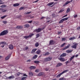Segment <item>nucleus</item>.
Listing matches in <instances>:
<instances>
[{
	"label": "nucleus",
	"instance_id": "obj_1",
	"mask_svg": "<svg viewBox=\"0 0 80 80\" xmlns=\"http://www.w3.org/2000/svg\"><path fill=\"white\" fill-rule=\"evenodd\" d=\"M8 30H4L0 33V36L5 35L8 34Z\"/></svg>",
	"mask_w": 80,
	"mask_h": 80
},
{
	"label": "nucleus",
	"instance_id": "obj_2",
	"mask_svg": "<svg viewBox=\"0 0 80 80\" xmlns=\"http://www.w3.org/2000/svg\"><path fill=\"white\" fill-rule=\"evenodd\" d=\"M69 71L68 69H67V70H65L63 71L62 72L59 73V74H58L57 76V78H58L61 76V75H62V74H63V73H66V72H68Z\"/></svg>",
	"mask_w": 80,
	"mask_h": 80
},
{
	"label": "nucleus",
	"instance_id": "obj_3",
	"mask_svg": "<svg viewBox=\"0 0 80 80\" xmlns=\"http://www.w3.org/2000/svg\"><path fill=\"white\" fill-rule=\"evenodd\" d=\"M34 35V33H32L31 34H30L29 36H26L23 37V38H25V39H27L28 38H32V36H33Z\"/></svg>",
	"mask_w": 80,
	"mask_h": 80
},
{
	"label": "nucleus",
	"instance_id": "obj_4",
	"mask_svg": "<svg viewBox=\"0 0 80 80\" xmlns=\"http://www.w3.org/2000/svg\"><path fill=\"white\" fill-rule=\"evenodd\" d=\"M44 29V28H38V29H35L34 30V32H37V33H39V32H40L42 30H43Z\"/></svg>",
	"mask_w": 80,
	"mask_h": 80
},
{
	"label": "nucleus",
	"instance_id": "obj_5",
	"mask_svg": "<svg viewBox=\"0 0 80 80\" xmlns=\"http://www.w3.org/2000/svg\"><path fill=\"white\" fill-rule=\"evenodd\" d=\"M52 59V58H47L44 59L45 62H48V61H50Z\"/></svg>",
	"mask_w": 80,
	"mask_h": 80
},
{
	"label": "nucleus",
	"instance_id": "obj_6",
	"mask_svg": "<svg viewBox=\"0 0 80 80\" xmlns=\"http://www.w3.org/2000/svg\"><path fill=\"white\" fill-rule=\"evenodd\" d=\"M77 45H78V43H76L74 45L71 46V47L72 48H75V49H76V48H77Z\"/></svg>",
	"mask_w": 80,
	"mask_h": 80
},
{
	"label": "nucleus",
	"instance_id": "obj_7",
	"mask_svg": "<svg viewBox=\"0 0 80 80\" xmlns=\"http://www.w3.org/2000/svg\"><path fill=\"white\" fill-rule=\"evenodd\" d=\"M58 59L61 62H65V61H66L67 60H65V58H64L62 57L58 58Z\"/></svg>",
	"mask_w": 80,
	"mask_h": 80
},
{
	"label": "nucleus",
	"instance_id": "obj_8",
	"mask_svg": "<svg viewBox=\"0 0 80 80\" xmlns=\"http://www.w3.org/2000/svg\"><path fill=\"white\" fill-rule=\"evenodd\" d=\"M0 44H2V45H3L1 46V47L2 48H3V47H4V46H5V44H6V42H0Z\"/></svg>",
	"mask_w": 80,
	"mask_h": 80
},
{
	"label": "nucleus",
	"instance_id": "obj_9",
	"mask_svg": "<svg viewBox=\"0 0 80 80\" xmlns=\"http://www.w3.org/2000/svg\"><path fill=\"white\" fill-rule=\"evenodd\" d=\"M53 40H51L49 42L50 45H54V42H53Z\"/></svg>",
	"mask_w": 80,
	"mask_h": 80
},
{
	"label": "nucleus",
	"instance_id": "obj_10",
	"mask_svg": "<svg viewBox=\"0 0 80 80\" xmlns=\"http://www.w3.org/2000/svg\"><path fill=\"white\" fill-rule=\"evenodd\" d=\"M9 48L10 49H11V50H12L13 48V46L12 45V44H10L9 46Z\"/></svg>",
	"mask_w": 80,
	"mask_h": 80
},
{
	"label": "nucleus",
	"instance_id": "obj_11",
	"mask_svg": "<svg viewBox=\"0 0 80 80\" xmlns=\"http://www.w3.org/2000/svg\"><path fill=\"white\" fill-rule=\"evenodd\" d=\"M53 3H54V2H49L48 4L47 5V6H48L49 7H50V6H51V5H52L53 4Z\"/></svg>",
	"mask_w": 80,
	"mask_h": 80
},
{
	"label": "nucleus",
	"instance_id": "obj_12",
	"mask_svg": "<svg viewBox=\"0 0 80 80\" xmlns=\"http://www.w3.org/2000/svg\"><path fill=\"white\" fill-rule=\"evenodd\" d=\"M36 53L37 54H38V55L41 54V50H40V49H38L37 50V51H36Z\"/></svg>",
	"mask_w": 80,
	"mask_h": 80
},
{
	"label": "nucleus",
	"instance_id": "obj_13",
	"mask_svg": "<svg viewBox=\"0 0 80 80\" xmlns=\"http://www.w3.org/2000/svg\"><path fill=\"white\" fill-rule=\"evenodd\" d=\"M62 64L60 62H59L57 64L56 67H60V66H62Z\"/></svg>",
	"mask_w": 80,
	"mask_h": 80
},
{
	"label": "nucleus",
	"instance_id": "obj_14",
	"mask_svg": "<svg viewBox=\"0 0 80 80\" xmlns=\"http://www.w3.org/2000/svg\"><path fill=\"white\" fill-rule=\"evenodd\" d=\"M66 56H67L66 53H63L60 55V57H66Z\"/></svg>",
	"mask_w": 80,
	"mask_h": 80
},
{
	"label": "nucleus",
	"instance_id": "obj_15",
	"mask_svg": "<svg viewBox=\"0 0 80 80\" xmlns=\"http://www.w3.org/2000/svg\"><path fill=\"white\" fill-rule=\"evenodd\" d=\"M29 68L31 70H32V69H35L36 68V67L32 66L30 67Z\"/></svg>",
	"mask_w": 80,
	"mask_h": 80
},
{
	"label": "nucleus",
	"instance_id": "obj_16",
	"mask_svg": "<svg viewBox=\"0 0 80 80\" xmlns=\"http://www.w3.org/2000/svg\"><path fill=\"white\" fill-rule=\"evenodd\" d=\"M37 50V48H35L34 49H33L31 51V53H34L35 52H36V51Z\"/></svg>",
	"mask_w": 80,
	"mask_h": 80
},
{
	"label": "nucleus",
	"instance_id": "obj_17",
	"mask_svg": "<svg viewBox=\"0 0 80 80\" xmlns=\"http://www.w3.org/2000/svg\"><path fill=\"white\" fill-rule=\"evenodd\" d=\"M69 47H70V44H68L67 46L65 47V48H63V50H66V49H67V48H69Z\"/></svg>",
	"mask_w": 80,
	"mask_h": 80
},
{
	"label": "nucleus",
	"instance_id": "obj_18",
	"mask_svg": "<svg viewBox=\"0 0 80 80\" xmlns=\"http://www.w3.org/2000/svg\"><path fill=\"white\" fill-rule=\"evenodd\" d=\"M20 5V4L18 3H16L14 4L13 5V7H18V6H19Z\"/></svg>",
	"mask_w": 80,
	"mask_h": 80
},
{
	"label": "nucleus",
	"instance_id": "obj_19",
	"mask_svg": "<svg viewBox=\"0 0 80 80\" xmlns=\"http://www.w3.org/2000/svg\"><path fill=\"white\" fill-rule=\"evenodd\" d=\"M24 27L25 28H28L29 27H30V25L28 24H26L24 25Z\"/></svg>",
	"mask_w": 80,
	"mask_h": 80
},
{
	"label": "nucleus",
	"instance_id": "obj_20",
	"mask_svg": "<svg viewBox=\"0 0 80 80\" xmlns=\"http://www.w3.org/2000/svg\"><path fill=\"white\" fill-rule=\"evenodd\" d=\"M44 74V72H40L38 74V76H41V75H43Z\"/></svg>",
	"mask_w": 80,
	"mask_h": 80
},
{
	"label": "nucleus",
	"instance_id": "obj_21",
	"mask_svg": "<svg viewBox=\"0 0 80 80\" xmlns=\"http://www.w3.org/2000/svg\"><path fill=\"white\" fill-rule=\"evenodd\" d=\"M10 57V55H8V57H6L5 58L6 60H8L9 59Z\"/></svg>",
	"mask_w": 80,
	"mask_h": 80
},
{
	"label": "nucleus",
	"instance_id": "obj_22",
	"mask_svg": "<svg viewBox=\"0 0 80 80\" xmlns=\"http://www.w3.org/2000/svg\"><path fill=\"white\" fill-rule=\"evenodd\" d=\"M37 57H38V55H35L32 57V59L34 60V59H36L37 58Z\"/></svg>",
	"mask_w": 80,
	"mask_h": 80
},
{
	"label": "nucleus",
	"instance_id": "obj_23",
	"mask_svg": "<svg viewBox=\"0 0 80 80\" xmlns=\"http://www.w3.org/2000/svg\"><path fill=\"white\" fill-rule=\"evenodd\" d=\"M68 3H70V2L69 1H67L63 5V6L64 7H65L66 6V5H68Z\"/></svg>",
	"mask_w": 80,
	"mask_h": 80
},
{
	"label": "nucleus",
	"instance_id": "obj_24",
	"mask_svg": "<svg viewBox=\"0 0 80 80\" xmlns=\"http://www.w3.org/2000/svg\"><path fill=\"white\" fill-rule=\"evenodd\" d=\"M72 51H73V50H67L66 51V52L67 53H71V52H72Z\"/></svg>",
	"mask_w": 80,
	"mask_h": 80
},
{
	"label": "nucleus",
	"instance_id": "obj_25",
	"mask_svg": "<svg viewBox=\"0 0 80 80\" xmlns=\"http://www.w3.org/2000/svg\"><path fill=\"white\" fill-rule=\"evenodd\" d=\"M74 39H75V37H73L72 38H69V40H74Z\"/></svg>",
	"mask_w": 80,
	"mask_h": 80
},
{
	"label": "nucleus",
	"instance_id": "obj_26",
	"mask_svg": "<svg viewBox=\"0 0 80 80\" xmlns=\"http://www.w3.org/2000/svg\"><path fill=\"white\" fill-rule=\"evenodd\" d=\"M63 22H64V21H63V19H62L59 22V23H63Z\"/></svg>",
	"mask_w": 80,
	"mask_h": 80
},
{
	"label": "nucleus",
	"instance_id": "obj_27",
	"mask_svg": "<svg viewBox=\"0 0 80 80\" xmlns=\"http://www.w3.org/2000/svg\"><path fill=\"white\" fill-rule=\"evenodd\" d=\"M29 75L30 76V77H32L33 75V73L32 72H30L29 73Z\"/></svg>",
	"mask_w": 80,
	"mask_h": 80
},
{
	"label": "nucleus",
	"instance_id": "obj_28",
	"mask_svg": "<svg viewBox=\"0 0 80 80\" xmlns=\"http://www.w3.org/2000/svg\"><path fill=\"white\" fill-rule=\"evenodd\" d=\"M68 18H69V17H67L65 18H63L62 19H63V20L64 21H66V20H68Z\"/></svg>",
	"mask_w": 80,
	"mask_h": 80
},
{
	"label": "nucleus",
	"instance_id": "obj_29",
	"mask_svg": "<svg viewBox=\"0 0 80 80\" xmlns=\"http://www.w3.org/2000/svg\"><path fill=\"white\" fill-rule=\"evenodd\" d=\"M74 57H75V55L72 56L70 58V61H72L74 58Z\"/></svg>",
	"mask_w": 80,
	"mask_h": 80
},
{
	"label": "nucleus",
	"instance_id": "obj_30",
	"mask_svg": "<svg viewBox=\"0 0 80 80\" xmlns=\"http://www.w3.org/2000/svg\"><path fill=\"white\" fill-rule=\"evenodd\" d=\"M49 55V52H47L46 53L43 54L44 56H46L47 55Z\"/></svg>",
	"mask_w": 80,
	"mask_h": 80
},
{
	"label": "nucleus",
	"instance_id": "obj_31",
	"mask_svg": "<svg viewBox=\"0 0 80 80\" xmlns=\"http://www.w3.org/2000/svg\"><path fill=\"white\" fill-rule=\"evenodd\" d=\"M59 80H66V79L65 78H60L59 79Z\"/></svg>",
	"mask_w": 80,
	"mask_h": 80
},
{
	"label": "nucleus",
	"instance_id": "obj_32",
	"mask_svg": "<svg viewBox=\"0 0 80 80\" xmlns=\"http://www.w3.org/2000/svg\"><path fill=\"white\" fill-rule=\"evenodd\" d=\"M39 46V43H36L35 44V46L36 47H38Z\"/></svg>",
	"mask_w": 80,
	"mask_h": 80
},
{
	"label": "nucleus",
	"instance_id": "obj_33",
	"mask_svg": "<svg viewBox=\"0 0 80 80\" xmlns=\"http://www.w3.org/2000/svg\"><path fill=\"white\" fill-rule=\"evenodd\" d=\"M34 63H36V64H38V63H40V62L38 61H34Z\"/></svg>",
	"mask_w": 80,
	"mask_h": 80
},
{
	"label": "nucleus",
	"instance_id": "obj_34",
	"mask_svg": "<svg viewBox=\"0 0 80 80\" xmlns=\"http://www.w3.org/2000/svg\"><path fill=\"white\" fill-rule=\"evenodd\" d=\"M3 12V8H0V13H2Z\"/></svg>",
	"mask_w": 80,
	"mask_h": 80
},
{
	"label": "nucleus",
	"instance_id": "obj_35",
	"mask_svg": "<svg viewBox=\"0 0 80 80\" xmlns=\"http://www.w3.org/2000/svg\"><path fill=\"white\" fill-rule=\"evenodd\" d=\"M70 9L69 8H68L66 11L67 13H68V12H70Z\"/></svg>",
	"mask_w": 80,
	"mask_h": 80
},
{
	"label": "nucleus",
	"instance_id": "obj_36",
	"mask_svg": "<svg viewBox=\"0 0 80 80\" xmlns=\"http://www.w3.org/2000/svg\"><path fill=\"white\" fill-rule=\"evenodd\" d=\"M63 11H64V9H62L59 12V13H61V12H63Z\"/></svg>",
	"mask_w": 80,
	"mask_h": 80
},
{
	"label": "nucleus",
	"instance_id": "obj_37",
	"mask_svg": "<svg viewBox=\"0 0 80 80\" xmlns=\"http://www.w3.org/2000/svg\"><path fill=\"white\" fill-rule=\"evenodd\" d=\"M6 17H7V15H5L1 17V18H2V19H3V18H5Z\"/></svg>",
	"mask_w": 80,
	"mask_h": 80
},
{
	"label": "nucleus",
	"instance_id": "obj_38",
	"mask_svg": "<svg viewBox=\"0 0 80 80\" xmlns=\"http://www.w3.org/2000/svg\"><path fill=\"white\" fill-rule=\"evenodd\" d=\"M7 12V10H5L3 8H2V12L4 13V12Z\"/></svg>",
	"mask_w": 80,
	"mask_h": 80
},
{
	"label": "nucleus",
	"instance_id": "obj_39",
	"mask_svg": "<svg viewBox=\"0 0 80 80\" xmlns=\"http://www.w3.org/2000/svg\"><path fill=\"white\" fill-rule=\"evenodd\" d=\"M66 44V43H64L63 44H62V45H61V47H64V45H65Z\"/></svg>",
	"mask_w": 80,
	"mask_h": 80
},
{
	"label": "nucleus",
	"instance_id": "obj_40",
	"mask_svg": "<svg viewBox=\"0 0 80 80\" xmlns=\"http://www.w3.org/2000/svg\"><path fill=\"white\" fill-rule=\"evenodd\" d=\"M7 7V6L5 5H2L1 6V8H4V7Z\"/></svg>",
	"mask_w": 80,
	"mask_h": 80
},
{
	"label": "nucleus",
	"instance_id": "obj_41",
	"mask_svg": "<svg viewBox=\"0 0 80 80\" xmlns=\"http://www.w3.org/2000/svg\"><path fill=\"white\" fill-rule=\"evenodd\" d=\"M27 77H23L22 78L21 80H25L26 78Z\"/></svg>",
	"mask_w": 80,
	"mask_h": 80
},
{
	"label": "nucleus",
	"instance_id": "obj_42",
	"mask_svg": "<svg viewBox=\"0 0 80 80\" xmlns=\"http://www.w3.org/2000/svg\"><path fill=\"white\" fill-rule=\"evenodd\" d=\"M66 40V38H62V41H65Z\"/></svg>",
	"mask_w": 80,
	"mask_h": 80
},
{
	"label": "nucleus",
	"instance_id": "obj_43",
	"mask_svg": "<svg viewBox=\"0 0 80 80\" xmlns=\"http://www.w3.org/2000/svg\"><path fill=\"white\" fill-rule=\"evenodd\" d=\"M40 37V35H39V34H38L36 35V38H38Z\"/></svg>",
	"mask_w": 80,
	"mask_h": 80
},
{
	"label": "nucleus",
	"instance_id": "obj_44",
	"mask_svg": "<svg viewBox=\"0 0 80 80\" xmlns=\"http://www.w3.org/2000/svg\"><path fill=\"white\" fill-rule=\"evenodd\" d=\"M23 8H24V7H21L20 8H19V10H23Z\"/></svg>",
	"mask_w": 80,
	"mask_h": 80
},
{
	"label": "nucleus",
	"instance_id": "obj_45",
	"mask_svg": "<svg viewBox=\"0 0 80 80\" xmlns=\"http://www.w3.org/2000/svg\"><path fill=\"white\" fill-rule=\"evenodd\" d=\"M32 13V12H27L25 14H26V15H27L28 14H30V13Z\"/></svg>",
	"mask_w": 80,
	"mask_h": 80
},
{
	"label": "nucleus",
	"instance_id": "obj_46",
	"mask_svg": "<svg viewBox=\"0 0 80 80\" xmlns=\"http://www.w3.org/2000/svg\"><path fill=\"white\" fill-rule=\"evenodd\" d=\"M20 74H22V73H20V72H18V73H17V76H19Z\"/></svg>",
	"mask_w": 80,
	"mask_h": 80
},
{
	"label": "nucleus",
	"instance_id": "obj_47",
	"mask_svg": "<svg viewBox=\"0 0 80 80\" xmlns=\"http://www.w3.org/2000/svg\"><path fill=\"white\" fill-rule=\"evenodd\" d=\"M20 26H18L16 27V28H18V29H20Z\"/></svg>",
	"mask_w": 80,
	"mask_h": 80
},
{
	"label": "nucleus",
	"instance_id": "obj_48",
	"mask_svg": "<svg viewBox=\"0 0 80 80\" xmlns=\"http://www.w3.org/2000/svg\"><path fill=\"white\" fill-rule=\"evenodd\" d=\"M77 17H78V15L77 14L74 16V18H77Z\"/></svg>",
	"mask_w": 80,
	"mask_h": 80
},
{
	"label": "nucleus",
	"instance_id": "obj_49",
	"mask_svg": "<svg viewBox=\"0 0 80 80\" xmlns=\"http://www.w3.org/2000/svg\"><path fill=\"white\" fill-rule=\"evenodd\" d=\"M69 63V61H68L65 62V63L67 65L68 63Z\"/></svg>",
	"mask_w": 80,
	"mask_h": 80
},
{
	"label": "nucleus",
	"instance_id": "obj_50",
	"mask_svg": "<svg viewBox=\"0 0 80 80\" xmlns=\"http://www.w3.org/2000/svg\"><path fill=\"white\" fill-rule=\"evenodd\" d=\"M23 77H28V76L26 74H23Z\"/></svg>",
	"mask_w": 80,
	"mask_h": 80
},
{
	"label": "nucleus",
	"instance_id": "obj_51",
	"mask_svg": "<svg viewBox=\"0 0 80 80\" xmlns=\"http://www.w3.org/2000/svg\"><path fill=\"white\" fill-rule=\"evenodd\" d=\"M13 78V77L12 76H11L8 77V78H9V79H11V78Z\"/></svg>",
	"mask_w": 80,
	"mask_h": 80
},
{
	"label": "nucleus",
	"instance_id": "obj_52",
	"mask_svg": "<svg viewBox=\"0 0 80 80\" xmlns=\"http://www.w3.org/2000/svg\"><path fill=\"white\" fill-rule=\"evenodd\" d=\"M3 22L4 24H7V21H3Z\"/></svg>",
	"mask_w": 80,
	"mask_h": 80
},
{
	"label": "nucleus",
	"instance_id": "obj_53",
	"mask_svg": "<svg viewBox=\"0 0 80 80\" xmlns=\"http://www.w3.org/2000/svg\"><path fill=\"white\" fill-rule=\"evenodd\" d=\"M22 17V16L21 15H20L18 16L17 17L18 18H20V17Z\"/></svg>",
	"mask_w": 80,
	"mask_h": 80
},
{
	"label": "nucleus",
	"instance_id": "obj_54",
	"mask_svg": "<svg viewBox=\"0 0 80 80\" xmlns=\"http://www.w3.org/2000/svg\"><path fill=\"white\" fill-rule=\"evenodd\" d=\"M45 70H46V71H48V68H45Z\"/></svg>",
	"mask_w": 80,
	"mask_h": 80
},
{
	"label": "nucleus",
	"instance_id": "obj_55",
	"mask_svg": "<svg viewBox=\"0 0 80 80\" xmlns=\"http://www.w3.org/2000/svg\"><path fill=\"white\" fill-rule=\"evenodd\" d=\"M45 18V17H42L40 19H41V20H42V19H43V18Z\"/></svg>",
	"mask_w": 80,
	"mask_h": 80
},
{
	"label": "nucleus",
	"instance_id": "obj_56",
	"mask_svg": "<svg viewBox=\"0 0 80 80\" xmlns=\"http://www.w3.org/2000/svg\"><path fill=\"white\" fill-rule=\"evenodd\" d=\"M35 72H39V70L38 69L36 70Z\"/></svg>",
	"mask_w": 80,
	"mask_h": 80
},
{
	"label": "nucleus",
	"instance_id": "obj_57",
	"mask_svg": "<svg viewBox=\"0 0 80 80\" xmlns=\"http://www.w3.org/2000/svg\"><path fill=\"white\" fill-rule=\"evenodd\" d=\"M68 15L67 14H66V15H64V16H63L62 17V18H64V17H67V16H68Z\"/></svg>",
	"mask_w": 80,
	"mask_h": 80
},
{
	"label": "nucleus",
	"instance_id": "obj_58",
	"mask_svg": "<svg viewBox=\"0 0 80 80\" xmlns=\"http://www.w3.org/2000/svg\"><path fill=\"white\" fill-rule=\"evenodd\" d=\"M31 61V60H30V59H29V60H27V62H30Z\"/></svg>",
	"mask_w": 80,
	"mask_h": 80
},
{
	"label": "nucleus",
	"instance_id": "obj_59",
	"mask_svg": "<svg viewBox=\"0 0 80 80\" xmlns=\"http://www.w3.org/2000/svg\"><path fill=\"white\" fill-rule=\"evenodd\" d=\"M38 0H37V1H35L33 2H32V3H36V2H38Z\"/></svg>",
	"mask_w": 80,
	"mask_h": 80
},
{
	"label": "nucleus",
	"instance_id": "obj_60",
	"mask_svg": "<svg viewBox=\"0 0 80 80\" xmlns=\"http://www.w3.org/2000/svg\"><path fill=\"white\" fill-rule=\"evenodd\" d=\"M28 47H26L25 48V50H28Z\"/></svg>",
	"mask_w": 80,
	"mask_h": 80
},
{
	"label": "nucleus",
	"instance_id": "obj_61",
	"mask_svg": "<svg viewBox=\"0 0 80 80\" xmlns=\"http://www.w3.org/2000/svg\"><path fill=\"white\" fill-rule=\"evenodd\" d=\"M32 21H31L28 22V23H32Z\"/></svg>",
	"mask_w": 80,
	"mask_h": 80
},
{
	"label": "nucleus",
	"instance_id": "obj_62",
	"mask_svg": "<svg viewBox=\"0 0 80 80\" xmlns=\"http://www.w3.org/2000/svg\"><path fill=\"white\" fill-rule=\"evenodd\" d=\"M60 33H62V32H59L58 33V35H59V34H60Z\"/></svg>",
	"mask_w": 80,
	"mask_h": 80
},
{
	"label": "nucleus",
	"instance_id": "obj_63",
	"mask_svg": "<svg viewBox=\"0 0 80 80\" xmlns=\"http://www.w3.org/2000/svg\"><path fill=\"white\" fill-rule=\"evenodd\" d=\"M20 28L21 29H22V28H23V26H20Z\"/></svg>",
	"mask_w": 80,
	"mask_h": 80
},
{
	"label": "nucleus",
	"instance_id": "obj_64",
	"mask_svg": "<svg viewBox=\"0 0 80 80\" xmlns=\"http://www.w3.org/2000/svg\"><path fill=\"white\" fill-rule=\"evenodd\" d=\"M77 30H80V27H78L77 28Z\"/></svg>",
	"mask_w": 80,
	"mask_h": 80
}]
</instances>
